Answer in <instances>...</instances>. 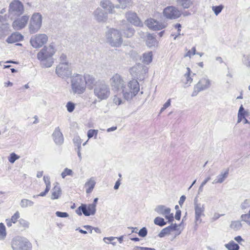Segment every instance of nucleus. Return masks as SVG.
I'll list each match as a JSON object with an SVG mask.
<instances>
[{
    "mask_svg": "<svg viewBox=\"0 0 250 250\" xmlns=\"http://www.w3.org/2000/svg\"><path fill=\"white\" fill-rule=\"evenodd\" d=\"M109 81L112 90H121L124 99L127 101L132 100L140 90V84L137 79H132L126 85L122 77L116 73L113 75Z\"/></svg>",
    "mask_w": 250,
    "mask_h": 250,
    "instance_id": "nucleus-1",
    "label": "nucleus"
},
{
    "mask_svg": "<svg viewBox=\"0 0 250 250\" xmlns=\"http://www.w3.org/2000/svg\"><path fill=\"white\" fill-rule=\"evenodd\" d=\"M56 53L53 43L44 46L37 54V59L40 61L41 65L45 68L52 66L54 63L53 56Z\"/></svg>",
    "mask_w": 250,
    "mask_h": 250,
    "instance_id": "nucleus-2",
    "label": "nucleus"
},
{
    "mask_svg": "<svg viewBox=\"0 0 250 250\" xmlns=\"http://www.w3.org/2000/svg\"><path fill=\"white\" fill-rule=\"evenodd\" d=\"M105 39L106 42L114 47H120L123 42L121 33L114 28H110L105 33Z\"/></svg>",
    "mask_w": 250,
    "mask_h": 250,
    "instance_id": "nucleus-3",
    "label": "nucleus"
},
{
    "mask_svg": "<svg viewBox=\"0 0 250 250\" xmlns=\"http://www.w3.org/2000/svg\"><path fill=\"white\" fill-rule=\"evenodd\" d=\"M71 87L73 93L81 94L85 90V83L83 76L79 74H74L71 77Z\"/></svg>",
    "mask_w": 250,
    "mask_h": 250,
    "instance_id": "nucleus-4",
    "label": "nucleus"
},
{
    "mask_svg": "<svg viewBox=\"0 0 250 250\" xmlns=\"http://www.w3.org/2000/svg\"><path fill=\"white\" fill-rule=\"evenodd\" d=\"M94 95L100 101L107 99L110 96V90L107 84L104 82H96L94 88Z\"/></svg>",
    "mask_w": 250,
    "mask_h": 250,
    "instance_id": "nucleus-5",
    "label": "nucleus"
},
{
    "mask_svg": "<svg viewBox=\"0 0 250 250\" xmlns=\"http://www.w3.org/2000/svg\"><path fill=\"white\" fill-rule=\"evenodd\" d=\"M13 250H31L32 245L27 239L17 236L14 238L11 243Z\"/></svg>",
    "mask_w": 250,
    "mask_h": 250,
    "instance_id": "nucleus-6",
    "label": "nucleus"
},
{
    "mask_svg": "<svg viewBox=\"0 0 250 250\" xmlns=\"http://www.w3.org/2000/svg\"><path fill=\"white\" fill-rule=\"evenodd\" d=\"M24 12L23 3L19 0H13L9 5L8 17H20Z\"/></svg>",
    "mask_w": 250,
    "mask_h": 250,
    "instance_id": "nucleus-7",
    "label": "nucleus"
},
{
    "mask_svg": "<svg viewBox=\"0 0 250 250\" xmlns=\"http://www.w3.org/2000/svg\"><path fill=\"white\" fill-rule=\"evenodd\" d=\"M42 17L40 13H34L30 20L28 30L30 34L37 33L42 25Z\"/></svg>",
    "mask_w": 250,
    "mask_h": 250,
    "instance_id": "nucleus-8",
    "label": "nucleus"
},
{
    "mask_svg": "<svg viewBox=\"0 0 250 250\" xmlns=\"http://www.w3.org/2000/svg\"><path fill=\"white\" fill-rule=\"evenodd\" d=\"M211 81L207 76H203L194 85L191 96H196L199 92L208 89L211 86Z\"/></svg>",
    "mask_w": 250,
    "mask_h": 250,
    "instance_id": "nucleus-9",
    "label": "nucleus"
},
{
    "mask_svg": "<svg viewBox=\"0 0 250 250\" xmlns=\"http://www.w3.org/2000/svg\"><path fill=\"white\" fill-rule=\"evenodd\" d=\"M130 74L134 79H138L140 81L144 79V76L147 72V68L142 64L137 63L129 69Z\"/></svg>",
    "mask_w": 250,
    "mask_h": 250,
    "instance_id": "nucleus-10",
    "label": "nucleus"
},
{
    "mask_svg": "<svg viewBox=\"0 0 250 250\" xmlns=\"http://www.w3.org/2000/svg\"><path fill=\"white\" fill-rule=\"evenodd\" d=\"M48 40V36L45 34H37L31 37L30 42L33 47L39 48L46 43Z\"/></svg>",
    "mask_w": 250,
    "mask_h": 250,
    "instance_id": "nucleus-11",
    "label": "nucleus"
},
{
    "mask_svg": "<svg viewBox=\"0 0 250 250\" xmlns=\"http://www.w3.org/2000/svg\"><path fill=\"white\" fill-rule=\"evenodd\" d=\"M56 73L62 78H68L71 74L68 63H59L56 68Z\"/></svg>",
    "mask_w": 250,
    "mask_h": 250,
    "instance_id": "nucleus-12",
    "label": "nucleus"
},
{
    "mask_svg": "<svg viewBox=\"0 0 250 250\" xmlns=\"http://www.w3.org/2000/svg\"><path fill=\"white\" fill-rule=\"evenodd\" d=\"M164 16L168 19H176L180 17L181 12L173 6H169L165 8L163 10Z\"/></svg>",
    "mask_w": 250,
    "mask_h": 250,
    "instance_id": "nucleus-13",
    "label": "nucleus"
},
{
    "mask_svg": "<svg viewBox=\"0 0 250 250\" xmlns=\"http://www.w3.org/2000/svg\"><path fill=\"white\" fill-rule=\"evenodd\" d=\"M155 211L159 214L164 215L168 222H172L174 220L173 213H170L171 209L164 205H158L154 209Z\"/></svg>",
    "mask_w": 250,
    "mask_h": 250,
    "instance_id": "nucleus-14",
    "label": "nucleus"
},
{
    "mask_svg": "<svg viewBox=\"0 0 250 250\" xmlns=\"http://www.w3.org/2000/svg\"><path fill=\"white\" fill-rule=\"evenodd\" d=\"M194 207L195 210V221L196 223H200L202 222L201 217L204 216L205 205L198 202L197 197L194 200Z\"/></svg>",
    "mask_w": 250,
    "mask_h": 250,
    "instance_id": "nucleus-15",
    "label": "nucleus"
},
{
    "mask_svg": "<svg viewBox=\"0 0 250 250\" xmlns=\"http://www.w3.org/2000/svg\"><path fill=\"white\" fill-rule=\"evenodd\" d=\"M28 21L29 16L28 15L22 16L13 22L12 26L15 30H21L26 26Z\"/></svg>",
    "mask_w": 250,
    "mask_h": 250,
    "instance_id": "nucleus-16",
    "label": "nucleus"
},
{
    "mask_svg": "<svg viewBox=\"0 0 250 250\" xmlns=\"http://www.w3.org/2000/svg\"><path fill=\"white\" fill-rule=\"evenodd\" d=\"M94 19L98 22H105L108 19V14L102 8L98 7L93 13Z\"/></svg>",
    "mask_w": 250,
    "mask_h": 250,
    "instance_id": "nucleus-17",
    "label": "nucleus"
},
{
    "mask_svg": "<svg viewBox=\"0 0 250 250\" xmlns=\"http://www.w3.org/2000/svg\"><path fill=\"white\" fill-rule=\"evenodd\" d=\"M145 23L149 29L153 30H160L167 26L166 23L159 22L153 19H149L146 20Z\"/></svg>",
    "mask_w": 250,
    "mask_h": 250,
    "instance_id": "nucleus-18",
    "label": "nucleus"
},
{
    "mask_svg": "<svg viewBox=\"0 0 250 250\" xmlns=\"http://www.w3.org/2000/svg\"><path fill=\"white\" fill-rule=\"evenodd\" d=\"M125 18L130 23L137 26H142L143 23L135 12L128 11L125 13Z\"/></svg>",
    "mask_w": 250,
    "mask_h": 250,
    "instance_id": "nucleus-19",
    "label": "nucleus"
},
{
    "mask_svg": "<svg viewBox=\"0 0 250 250\" xmlns=\"http://www.w3.org/2000/svg\"><path fill=\"white\" fill-rule=\"evenodd\" d=\"M100 5L103 9L106 10L107 14H113L116 13L114 10V4L110 0H102Z\"/></svg>",
    "mask_w": 250,
    "mask_h": 250,
    "instance_id": "nucleus-20",
    "label": "nucleus"
},
{
    "mask_svg": "<svg viewBox=\"0 0 250 250\" xmlns=\"http://www.w3.org/2000/svg\"><path fill=\"white\" fill-rule=\"evenodd\" d=\"M52 137L56 145H61L63 144L64 138L59 127H57L55 128L52 134Z\"/></svg>",
    "mask_w": 250,
    "mask_h": 250,
    "instance_id": "nucleus-21",
    "label": "nucleus"
},
{
    "mask_svg": "<svg viewBox=\"0 0 250 250\" xmlns=\"http://www.w3.org/2000/svg\"><path fill=\"white\" fill-rule=\"evenodd\" d=\"M83 78L85 85H87L89 88H91L93 85H95L96 80L92 75L86 74L83 76Z\"/></svg>",
    "mask_w": 250,
    "mask_h": 250,
    "instance_id": "nucleus-22",
    "label": "nucleus"
},
{
    "mask_svg": "<svg viewBox=\"0 0 250 250\" xmlns=\"http://www.w3.org/2000/svg\"><path fill=\"white\" fill-rule=\"evenodd\" d=\"M192 81L193 79L191 77V70L189 67H187V72L185 74L183 79V83L186 86H188L192 83Z\"/></svg>",
    "mask_w": 250,
    "mask_h": 250,
    "instance_id": "nucleus-23",
    "label": "nucleus"
},
{
    "mask_svg": "<svg viewBox=\"0 0 250 250\" xmlns=\"http://www.w3.org/2000/svg\"><path fill=\"white\" fill-rule=\"evenodd\" d=\"M22 38L23 36L21 34L15 33L7 38L6 42L8 43H12L21 41Z\"/></svg>",
    "mask_w": 250,
    "mask_h": 250,
    "instance_id": "nucleus-24",
    "label": "nucleus"
},
{
    "mask_svg": "<svg viewBox=\"0 0 250 250\" xmlns=\"http://www.w3.org/2000/svg\"><path fill=\"white\" fill-rule=\"evenodd\" d=\"M61 188L57 183L52 190L51 199L52 200L58 199L61 195Z\"/></svg>",
    "mask_w": 250,
    "mask_h": 250,
    "instance_id": "nucleus-25",
    "label": "nucleus"
},
{
    "mask_svg": "<svg viewBox=\"0 0 250 250\" xmlns=\"http://www.w3.org/2000/svg\"><path fill=\"white\" fill-rule=\"evenodd\" d=\"M229 169H227L224 172H222L220 174L216 177V178L213 181V184L222 183L227 178L229 175Z\"/></svg>",
    "mask_w": 250,
    "mask_h": 250,
    "instance_id": "nucleus-26",
    "label": "nucleus"
},
{
    "mask_svg": "<svg viewBox=\"0 0 250 250\" xmlns=\"http://www.w3.org/2000/svg\"><path fill=\"white\" fill-rule=\"evenodd\" d=\"M195 0H177L176 1L178 5L184 9H188L193 4Z\"/></svg>",
    "mask_w": 250,
    "mask_h": 250,
    "instance_id": "nucleus-27",
    "label": "nucleus"
},
{
    "mask_svg": "<svg viewBox=\"0 0 250 250\" xmlns=\"http://www.w3.org/2000/svg\"><path fill=\"white\" fill-rule=\"evenodd\" d=\"M96 184V182L93 177L90 178L87 182H86L85 184V187H87L88 188L86 190V192L87 193H91Z\"/></svg>",
    "mask_w": 250,
    "mask_h": 250,
    "instance_id": "nucleus-28",
    "label": "nucleus"
},
{
    "mask_svg": "<svg viewBox=\"0 0 250 250\" xmlns=\"http://www.w3.org/2000/svg\"><path fill=\"white\" fill-rule=\"evenodd\" d=\"M152 60V52L149 51L145 53L143 55L142 62L146 64H148Z\"/></svg>",
    "mask_w": 250,
    "mask_h": 250,
    "instance_id": "nucleus-29",
    "label": "nucleus"
},
{
    "mask_svg": "<svg viewBox=\"0 0 250 250\" xmlns=\"http://www.w3.org/2000/svg\"><path fill=\"white\" fill-rule=\"evenodd\" d=\"M146 43L148 47H150L157 45V42L155 38L152 35L148 34L147 36Z\"/></svg>",
    "mask_w": 250,
    "mask_h": 250,
    "instance_id": "nucleus-30",
    "label": "nucleus"
},
{
    "mask_svg": "<svg viewBox=\"0 0 250 250\" xmlns=\"http://www.w3.org/2000/svg\"><path fill=\"white\" fill-rule=\"evenodd\" d=\"M34 204L33 201L27 199H22L21 200L20 205L21 208H26L31 207Z\"/></svg>",
    "mask_w": 250,
    "mask_h": 250,
    "instance_id": "nucleus-31",
    "label": "nucleus"
},
{
    "mask_svg": "<svg viewBox=\"0 0 250 250\" xmlns=\"http://www.w3.org/2000/svg\"><path fill=\"white\" fill-rule=\"evenodd\" d=\"M122 6V9H125L127 7L132 6L133 4L132 0H117Z\"/></svg>",
    "mask_w": 250,
    "mask_h": 250,
    "instance_id": "nucleus-32",
    "label": "nucleus"
},
{
    "mask_svg": "<svg viewBox=\"0 0 250 250\" xmlns=\"http://www.w3.org/2000/svg\"><path fill=\"white\" fill-rule=\"evenodd\" d=\"M225 247L228 250H238L240 248L239 246L233 241H231L229 243L226 244Z\"/></svg>",
    "mask_w": 250,
    "mask_h": 250,
    "instance_id": "nucleus-33",
    "label": "nucleus"
},
{
    "mask_svg": "<svg viewBox=\"0 0 250 250\" xmlns=\"http://www.w3.org/2000/svg\"><path fill=\"white\" fill-rule=\"evenodd\" d=\"M242 227V225L240 221H231L230 224V228L235 231L240 230Z\"/></svg>",
    "mask_w": 250,
    "mask_h": 250,
    "instance_id": "nucleus-34",
    "label": "nucleus"
},
{
    "mask_svg": "<svg viewBox=\"0 0 250 250\" xmlns=\"http://www.w3.org/2000/svg\"><path fill=\"white\" fill-rule=\"evenodd\" d=\"M134 32V29L131 27H128L126 30L123 31L124 36L128 38L132 37Z\"/></svg>",
    "mask_w": 250,
    "mask_h": 250,
    "instance_id": "nucleus-35",
    "label": "nucleus"
},
{
    "mask_svg": "<svg viewBox=\"0 0 250 250\" xmlns=\"http://www.w3.org/2000/svg\"><path fill=\"white\" fill-rule=\"evenodd\" d=\"M154 223L155 225L160 227L164 226L167 224L164 218L160 217H157L154 220Z\"/></svg>",
    "mask_w": 250,
    "mask_h": 250,
    "instance_id": "nucleus-36",
    "label": "nucleus"
},
{
    "mask_svg": "<svg viewBox=\"0 0 250 250\" xmlns=\"http://www.w3.org/2000/svg\"><path fill=\"white\" fill-rule=\"evenodd\" d=\"M6 236L5 227L2 223H0V240H3Z\"/></svg>",
    "mask_w": 250,
    "mask_h": 250,
    "instance_id": "nucleus-37",
    "label": "nucleus"
},
{
    "mask_svg": "<svg viewBox=\"0 0 250 250\" xmlns=\"http://www.w3.org/2000/svg\"><path fill=\"white\" fill-rule=\"evenodd\" d=\"M98 130L97 129H89L87 132V137L88 139L94 137V139H97Z\"/></svg>",
    "mask_w": 250,
    "mask_h": 250,
    "instance_id": "nucleus-38",
    "label": "nucleus"
},
{
    "mask_svg": "<svg viewBox=\"0 0 250 250\" xmlns=\"http://www.w3.org/2000/svg\"><path fill=\"white\" fill-rule=\"evenodd\" d=\"M169 229L170 228H168V227L163 229L159 233L158 236L160 238H162L165 237L166 235L170 234L171 231Z\"/></svg>",
    "mask_w": 250,
    "mask_h": 250,
    "instance_id": "nucleus-39",
    "label": "nucleus"
},
{
    "mask_svg": "<svg viewBox=\"0 0 250 250\" xmlns=\"http://www.w3.org/2000/svg\"><path fill=\"white\" fill-rule=\"evenodd\" d=\"M223 8L224 6L222 4L218 6H213L212 7V10L216 16H217L219 13H220Z\"/></svg>",
    "mask_w": 250,
    "mask_h": 250,
    "instance_id": "nucleus-40",
    "label": "nucleus"
},
{
    "mask_svg": "<svg viewBox=\"0 0 250 250\" xmlns=\"http://www.w3.org/2000/svg\"><path fill=\"white\" fill-rule=\"evenodd\" d=\"M20 158V156L17 155L15 153L13 152L10 154L8 157V161L10 163L13 164L17 160Z\"/></svg>",
    "mask_w": 250,
    "mask_h": 250,
    "instance_id": "nucleus-41",
    "label": "nucleus"
},
{
    "mask_svg": "<svg viewBox=\"0 0 250 250\" xmlns=\"http://www.w3.org/2000/svg\"><path fill=\"white\" fill-rule=\"evenodd\" d=\"M87 208L88 210L87 212L90 213V215H94L95 214L96 211V205L89 204L87 206Z\"/></svg>",
    "mask_w": 250,
    "mask_h": 250,
    "instance_id": "nucleus-42",
    "label": "nucleus"
},
{
    "mask_svg": "<svg viewBox=\"0 0 250 250\" xmlns=\"http://www.w3.org/2000/svg\"><path fill=\"white\" fill-rule=\"evenodd\" d=\"M73 141L75 146H77V148H81L82 140L79 136H76L74 137Z\"/></svg>",
    "mask_w": 250,
    "mask_h": 250,
    "instance_id": "nucleus-43",
    "label": "nucleus"
},
{
    "mask_svg": "<svg viewBox=\"0 0 250 250\" xmlns=\"http://www.w3.org/2000/svg\"><path fill=\"white\" fill-rule=\"evenodd\" d=\"M79 209L80 211H82L83 214L85 216H90V213H89L87 211V205L85 204H82L81 206L79 207Z\"/></svg>",
    "mask_w": 250,
    "mask_h": 250,
    "instance_id": "nucleus-44",
    "label": "nucleus"
},
{
    "mask_svg": "<svg viewBox=\"0 0 250 250\" xmlns=\"http://www.w3.org/2000/svg\"><path fill=\"white\" fill-rule=\"evenodd\" d=\"M19 224L20 227H23L24 228H28L29 225V223L22 218L19 219Z\"/></svg>",
    "mask_w": 250,
    "mask_h": 250,
    "instance_id": "nucleus-45",
    "label": "nucleus"
},
{
    "mask_svg": "<svg viewBox=\"0 0 250 250\" xmlns=\"http://www.w3.org/2000/svg\"><path fill=\"white\" fill-rule=\"evenodd\" d=\"M116 239L115 237H104L103 239L104 242L107 244H109V242L113 246H115L116 245V243L115 242H112L114 240Z\"/></svg>",
    "mask_w": 250,
    "mask_h": 250,
    "instance_id": "nucleus-46",
    "label": "nucleus"
},
{
    "mask_svg": "<svg viewBox=\"0 0 250 250\" xmlns=\"http://www.w3.org/2000/svg\"><path fill=\"white\" fill-rule=\"evenodd\" d=\"M250 207V200L246 199L240 205L242 209H246Z\"/></svg>",
    "mask_w": 250,
    "mask_h": 250,
    "instance_id": "nucleus-47",
    "label": "nucleus"
},
{
    "mask_svg": "<svg viewBox=\"0 0 250 250\" xmlns=\"http://www.w3.org/2000/svg\"><path fill=\"white\" fill-rule=\"evenodd\" d=\"M72 173L73 172L71 169L65 168L62 173L61 176L64 179L67 175H72Z\"/></svg>",
    "mask_w": 250,
    "mask_h": 250,
    "instance_id": "nucleus-48",
    "label": "nucleus"
},
{
    "mask_svg": "<svg viewBox=\"0 0 250 250\" xmlns=\"http://www.w3.org/2000/svg\"><path fill=\"white\" fill-rule=\"evenodd\" d=\"M20 212L18 211H17L11 217L10 220H11V222H13V224H15L17 222L18 219L20 218Z\"/></svg>",
    "mask_w": 250,
    "mask_h": 250,
    "instance_id": "nucleus-49",
    "label": "nucleus"
},
{
    "mask_svg": "<svg viewBox=\"0 0 250 250\" xmlns=\"http://www.w3.org/2000/svg\"><path fill=\"white\" fill-rule=\"evenodd\" d=\"M75 104L71 102H69L67 103L66 105V107L67 108V111L69 112H72L75 109Z\"/></svg>",
    "mask_w": 250,
    "mask_h": 250,
    "instance_id": "nucleus-50",
    "label": "nucleus"
},
{
    "mask_svg": "<svg viewBox=\"0 0 250 250\" xmlns=\"http://www.w3.org/2000/svg\"><path fill=\"white\" fill-rule=\"evenodd\" d=\"M243 62L247 67H250V56L246 55H244Z\"/></svg>",
    "mask_w": 250,
    "mask_h": 250,
    "instance_id": "nucleus-51",
    "label": "nucleus"
},
{
    "mask_svg": "<svg viewBox=\"0 0 250 250\" xmlns=\"http://www.w3.org/2000/svg\"><path fill=\"white\" fill-rule=\"evenodd\" d=\"M241 218L242 221L246 222L249 225H250V221L249 220V219H250V216H249L248 213L242 214L241 216Z\"/></svg>",
    "mask_w": 250,
    "mask_h": 250,
    "instance_id": "nucleus-52",
    "label": "nucleus"
},
{
    "mask_svg": "<svg viewBox=\"0 0 250 250\" xmlns=\"http://www.w3.org/2000/svg\"><path fill=\"white\" fill-rule=\"evenodd\" d=\"M147 234V230L146 228L143 227L139 231L138 234L140 236L145 237Z\"/></svg>",
    "mask_w": 250,
    "mask_h": 250,
    "instance_id": "nucleus-53",
    "label": "nucleus"
},
{
    "mask_svg": "<svg viewBox=\"0 0 250 250\" xmlns=\"http://www.w3.org/2000/svg\"><path fill=\"white\" fill-rule=\"evenodd\" d=\"M56 216L61 218H66L69 216L68 214L65 212H61L57 211L55 213Z\"/></svg>",
    "mask_w": 250,
    "mask_h": 250,
    "instance_id": "nucleus-54",
    "label": "nucleus"
},
{
    "mask_svg": "<svg viewBox=\"0 0 250 250\" xmlns=\"http://www.w3.org/2000/svg\"><path fill=\"white\" fill-rule=\"evenodd\" d=\"M247 112L245 110L244 108L243 107V105H241L239 108V109L238 110V114L240 115H242L243 117H245V116L247 115Z\"/></svg>",
    "mask_w": 250,
    "mask_h": 250,
    "instance_id": "nucleus-55",
    "label": "nucleus"
},
{
    "mask_svg": "<svg viewBox=\"0 0 250 250\" xmlns=\"http://www.w3.org/2000/svg\"><path fill=\"white\" fill-rule=\"evenodd\" d=\"M128 55L134 59H137L139 57L137 52L133 50H131L128 53Z\"/></svg>",
    "mask_w": 250,
    "mask_h": 250,
    "instance_id": "nucleus-56",
    "label": "nucleus"
},
{
    "mask_svg": "<svg viewBox=\"0 0 250 250\" xmlns=\"http://www.w3.org/2000/svg\"><path fill=\"white\" fill-rule=\"evenodd\" d=\"M60 63H68L67 61L66 55L64 54H62L60 57Z\"/></svg>",
    "mask_w": 250,
    "mask_h": 250,
    "instance_id": "nucleus-57",
    "label": "nucleus"
},
{
    "mask_svg": "<svg viewBox=\"0 0 250 250\" xmlns=\"http://www.w3.org/2000/svg\"><path fill=\"white\" fill-rule=\"evenodd\" d=\"M113 102L114 104L117 105H120L122 104V99L118 97L117 96H115L113 98Z\"/></svg>",
    "mask_w": 250,
    "mask_h": 250,
    "instance_id": "nucleus-58",
    "label": "nucleus"
},
{
    "mask_svg": "<svg viewBox=\"0 0 250 250\" xmlns=\"http://www.w3.org/2000/svg\"><path fill=\"white\" fill-rule=\"evenodd\" d=\"M170 99H168L167 102L163 105V106L161 109V112L164 111L170 105Z\"/></svg>",
    "mask_w": 250,
    "mask_h": 250,
    "instance_id": "nucleus-59",
    "label": "nucleus"
},
{
    "mask_svg": "<svg viewBox=\"0 0 250 250\" xmlns=\"http://www.w3.org/2000/svg\"><path fill=\"white\" fill-rule=\"evenodd\" d=\"M9 27V24H8V23L2 24L0 27V28H1L2 30H4V33L5 32H7L8 31Z\"/></svg>",
    "mask_w": 250,
    "mask_h": 250,
    "instance_id": "nucleus-60",
    "label": "nucleus"
},
{
    "mask_svg": "<svg viewBox=\"0 0 250 250\" xmlns=\"http://www.w3.org/2000/svg\"><path fill=\"white\" fill-rule=\"evenodd\" d=\"M168 228H170V231H172L174 230H176L177 229V228L178 226L176 224H171V225L168 226Z\"/></svg>",
    "mask_w": 250,
    "mask_h": 250,
    "instance_id": "nucleus-61",
    "label": "nucleus"
},
{
    "mask_svg": "<svg viewBox=\"0 0 250 250\" xmlns=\"http://www.w3.org/2000/svg\"><path fill=\"white\" fill-rule=\"evenodd\" d=\"M175 28H177L178 29V35H176L174 38V40H175L178 37V36L180 35V31H181L180 28L181 27V25L180 23H177L175 25Z\"/></svg>",
    "mask_w": 250,
    "mask_h": 250,
    "instance_id": "nucleus-62",
    "label": "nucleus"
},
{
    "mask_svg": "<svg viewBox=\"0 0 250 250\" xmlns=\"http://www.w3.org/2000/svg\"><path fill=\"white\" fill-rule=\"evenodd\" d=\"M223 215V214H219L217 213H215L212 218V220L213 221H216L218 219L220 218V216Z\"/></svg>",
    "mask_w": 250,
    "mask_h": 250,
    "instance_id": "nucleus-63",
    "label": "nucleus"
},
{
    "mask_svg": "<svg viewBox=\"0 0 250 250\" xmlns=\"http://www.w3.org/2000/svg\"><path fill=\"white\" fill-rule=\"evenodd\" d=\"M181 211L180 210H177L176 212L175 218L176 220H179L180 219Z\"/></svg>",
    "mask_w": 250,
    "mask_h": 250,
    "instance_id": "nucleus-64",
    "label": "nucleus"
}]
</instances>
